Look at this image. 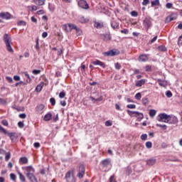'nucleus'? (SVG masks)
<instances>
[{"mask_svg": "<svg viewBox=\"0 0 182 182\" xmlns=\"http://www.w3.org/2000/svg\"><path fill=\"white\" fill-rule=\"evenodd\" d=\"M10 178L11 180H13V181H15L16 180V176L14 173H11Z\"/></svg>", "mask_w": 182, "mask_h": 182, "instance_id": "3c124183", "label": "nucleus"}, {"mask_svg": "<svg viewBox=\"0 0 182 182\" xmlns=\"http://www.w3.org/2000/svg\"><path fill=\"white\" fill-rule=\"evenodd\" d=\"M0 133H4V134H8V132H6V129L3 128L1 125H0Z\"/></svg>", "mask_w": 182, "mask_h": 182, "instance_id": "ea45409f", "label": "nucleus"}, {"mask_svg": "<svg viewBox=\"0 0 182 182\" xmlns=\"http://www.w3.org/2000/svg\"><path fill=\"white\" fill-rule=\"evenodd\" d=\"M11 14H9V12L0 13V18H1L2 19H11Z\"/></svg>", "mask_w": 182, "mask_h": 182, "instance_id": "f8f14e48", "label": "nucleus"}, {"mask_svg": "<svg viewBox=\"0 0 182 182\" xmlns=\"http://www.w3.org/2000/svg\"><path fill=\"white\" fill-rule=\"evenodd\" d=\"M65 178L66 182H76L75 171L73 170L68 171L65 174Z\"/></svg>", "mask_w": 182, "mask_h": 182, "instance_id": "7ed1b4c3", "label": "nucleus"}, {"mask_svg": "<svg viewBox=\"0 0 182 182\" xmlns=\"http://www.w3.org/2000/svg\"><path fill=\"white\" fill-rule=\"evenodd\" d=\"M160 4V0H154L151 1V6H156V5Z\"/></svg>", "mask_w": 182, "mask_h": 182, "instance_id": "f704fd0d", "label": "nucleus"}, {"mask_svg": "<svg viewBox=\"0 0 182 182\" xmlns=\"http://www.w3.org/2000/svg\"><path fill=\"white\" fill-rule=\"evenodd\" d=\"M8 102L4 98H0V105H6Z\"/></svg>", "mask_w": 182, "mask_h": 182, "instance_id": "a18cd8bd", "label": "nucleus"}, {"mask_svg": "<svg viewBox=\"0 0 182 182\" xmlns=\"http://www.w3.org/2000/svg\"><path fill=\"white\" fill-rule=\"evenodd\" d=\"M145 146L146 149H151V147H153V144L151 143V141H147L146 142Z\"/></svg>", "mask_w": 182, "mask_h": 182, "instance_id": "e433bc0d", "label": "nucleus"}, {"mask_svg": "<svg viewBox=\"0 0 182 182\" xmlns=\"http://www.w3.org/2000/svg\"><path fill=\"white\" fill-rule=\"evenodd\" d=\"M128 109H136V105L129 104L127 105Z\"/></svg>", "mask_w": 182, "mask_h": 182, "instance_id": "8fccbe9b", "label": "nucleus"}, {"mask_svg": "<svg viewBox=\"0 0 182 182\" xmlns=\"http://www.w3.org/2000/svg\"><path fill=\"white\" fill-rule=\"evenodd\" d=\"M8 134H9L11 140H12V141H14V140H16V139L17 137L16 133L11 132V133H9Z\"/></svg>", "mask_w": 182, "mask_h": 182, "instance_id": "393cba45", "label": "nucleus"}, {"mask_svg": "<svg viewBox=\"0 0 182 182\" xmlns=\"http://www.w3.org/2000/svg\"><path fill=\"white\" fill-rule=\"evenodd\" d=\"M178 46H182V36H179V38H178Z\"/></svg>", "mask_w": 182, "mask_h": 182, "instance_id": "6e6d98bb", "label": "nucleus"}, {"mask_svg": "<svg viewBox=\"0 0 182 182\" xmlns=\"http://www.w3.org/2000/svg\"><path fill=\"white\" fill-rule=\"evenodd\" d=\"M75 31H76L77 35H82V30H80V28H79V27H76Z\"/></svg>", "mask_w": 182, "mask_h": 182, "instance_id": "bf43d9fd", "label": "nucleus"}, {"mask_svg": "<svg viewBox=\"0 0 182 182\" xmlns=\"http://www.w3.org/2000/svg\"><path fill=\"white\" fill-rule=\"evenodd\" d=\"M79 21L81 23H86V22H87V19L85 18L83 16L79 17Z\"/></svg>", "mask_w": 182, "mask_h": 182, "instance_id": "7c9ffc66", "label": "nucleus"}, {"mask_svg": "<svg viewBox=\"0 0 182 182\" xmlns=\"http://www.w3.org/2000/svg\"><path fill=\"white\" fill-rule=\"evenodd\" d=\"M44 85H45V82H40V84L36 86V90L37 92H41V90H42V89H43Z\"/></svg>", "mask_w": 182, "mask_h": 182, "instance_id": "a211bd4d", "label": "nucleus"}, {"mask_svg": "<svg viewBox=\"0 0 182 182\" xmlns=\"http://www.w3.org/2000/svg\"><path fill=\"white\" fill-rule=\"evenodd\" d=\"M32 73L33 75H39V73H41V70H33Z\"/></svg>", "mask_w": 182, "mask_h": 182, "instance_id": "e2e57ef3", "label": "nucleus"}, {"mask_svg": "<svg viewBox=\"0 0 182 182\" xmlns=\"http://www.w3.org/2000/svg\"><path fill=\"white\" fill-rule=\"evenodd\" d=\"M156 41H157V36H156L151 41H149V43H154V42H156Z\"/></svg>", "mask_w": 182, "mask_h": 182, "instance_id": "69168bd1", "label": "nucleus"}, {"mask_svg": "<svg viewBox=\"0 0 182 182\" xmlns=\"http://www.w3.org/2000/svg\"><path fill=\"white\" fill-rule=\"evenodd\" d=\"M65 96H66V92H61L59 94V97L60 99H63V97H65Z\"/></svg>", "mask_w": 182, "mask_h": 182, "instance_id": "49530a36", "label": "nucleus"}, {"mask_svg": "<svg viewBox=\"0 0 182 182\" xmlns=\"http://www.w3.org/2000/svg\"><path fill=\"white\" fill-rule=\"evenodd\" d=\"M6 79L9 83H12V82H14V80L11 77H6Z\"/></svg>", "mask_w": 182, "mask_h": 182, "instance_id": "13d9d810", "label": "nucleus"}, {"mask_svg": "<svg viewBox=\"0 0 182 182\" xmlns=\"http://www.w3.org/2000/svg\"><path fill=\"white\" fill-rule=\"evenodd\" d=\"M159 50H161V52H166L167 50V48L164 46H159L158 47Z\"/></svg>", "mask_w": 182, "mask_h": 182, "instance_id": "4c0bfd02", "label": "nucleus"}, {"mask_svg": "<svg viewBox=\"0 0 182 182\" xmlns=\"http://www.w3.org/2000/svg\"><path fill=\"white\" fill-rule=\"evenodd\" d=\"M153 23H151V18H146L144 21V26L146 28V29H149V28H151Z\"/></svg>", "mask_w": 182, "mask_h": 182, "instance_id": "0eeeda50", "label": "nucleus"}, {"mask_svg": "<svg viewBox=\"0 0 182 182\" xmlns=\"http://www.w3.org/2000/svg\"><path fill=\"white\" fill-rule=\"evenodd\" d=\"M1 124H3V126L8 127L9 126L8 121L6 119H3L1 121Z\"/></svg>", "mask_w": 182, "mask_h": 182, "instance_id": "864d4df0", "label": "nucleus"}, {"mask_svg": "<svg viewBox=\"0 0 182 182\" xmlns=\"http://www.w3.org/2000/svg\"><path fill=\"white\" fill-rule=\"evenodd\" d=\"M144 83H146L144 80H140L136 82L135 86H136V87H141L142 85H144Z\"/></svg>", "mask_w": 182, "mask_h": 182, "instance_id": "4be33fe9", "label": "nucleus"}, {"mask_svg": "<svg viewBox=\"0 0 182 182\" xmlns=\"http://www.w3.org/2000/svg\"><path fill=\"white\" fill-rule=\"evenodd\" d=\"M94 26L97 28V29H102V28H103V23L95 22Z\"/></svg>", "mask_w": 182, "mask_h": 182, "instance_id": "b1692460", "label": "nucleus"}, {"mask_svg": "<svg viewBox=\"0 0 182 182\" xmlns=\"http://www.w3.org/2000/svg\"><path fill=\"white\" fill-rule=\"evenodd\" d=\"M92 65H98V66H101V68H103V69H105L106 68V64H105V63L99 60H97L95 61H92Z\"/></svg>", "mask_w": 182, "mask_h": 182, "instance_id": "ddd939ff", "label": "nucleus"}, {"mask_svg": "<svg viewBox=\"0 0 182 182\" xmlns=\"http://www.w3.org/2000/svg\"><path fill=\"white\" fill-rule=\"evenodd\" d=\"M33 4L42 6L45 4V0H33Z\"/></svg>", "mask_w": 182, "mask_h": 182, "instance_id": "f3484780", "label": "nucleus"}, {"mask_svg": "<svg viewBox=\"0 0 182 182\" xmlns=\"http://www.w3.org/2000/svg\"><path fill=\"white\" fill-rule=\"evenodd\" d=\"M18 126L20 129H23L25 127V124H23V122H18Z\"/></svg>", "mask_w": 182, "mask_h": 182, "instance_id": "09e8293b", "label": "nucleus"}, {"mask_svg": "<svg viewBox=\"0 0 182 182\" xmlns=\"http://www.w3.org/2000/svg\"><path fill=\"white\" fill-rule=\"evenodd\" d=\"M127 113L131 117H136V111L127 110Z\"/></svg>", "mask_w": 182, "mask_h": 182, "instance_id": "bb28decb", "label": "nucleus"}, {"mask_svg": "<svg viewBox=\"0 0 182 182\" xmlns=\"http://www.w3.org/2000/svg\"><path fill=\"white\" fill-rule=\"evenodd\" d=\"M22 170L26 171V176L28 174H35V168L32 166H23L22 167Z\"/></svg>", "mask_w": 182, "mask_h": 182, "instance_id": "20e7f679", "label": "nucleus"}, {"mask_svg": "<svg viewBox=\"0 0 182 182\" xmlns=\"http://www.w3.org/2000/svg\"><path fill=\"white\" fill-rule=\"evenodd\" d=\"M24 76H25L26 79H28L26 80L27 83H30L31 82V77L29 76V74L28 73H24Z\"/></svg>", "mask_w": 182, "mask_h": 182, "instance_id": "c9c22d12", "label": "nucleus"}, {"mask_svg": "<svg viewBox=\"0 0 182 182\" xmlns=\"http://www.w3.org/2000/svg\"><path fill=\"white\" fill-rule=\"evenodd\" d=\"M26 25V22L24 21H20L18 22V26H25Z\"/></svg>", "mask_w": 182, "mask_h": 182, "instance_id": "79ce46f5", "label": "nucleus"}, {"mask_svg": "<svg viewBox=\"0 0 182 182\" xmlns=\"http://www.w3.org/2000/svg\"><path fill=\"white\" fill-rule=\"evenodd\" d=\"M149 4H150L149 0H143L142 5L144 6H146L149 5Z\"/></svg>", "mask_w": 182, "mask_h": 182, "instance_id": "5fc2aeb1", "label": "nucleus"}, {"mask_svg": "<svg viewBox=\"0 0 182 182\" xmlns=\"http://www.w3.org/2000/svg\"><path fill=\"white\" fill-rule=\"evenodd\" d=\"M135 99H136V100H140V99H141V93L138 92L135 95Z\"/></svg>", "mask_w": 182, "mask_h": 182, "instance_id": "c03bdc74", "label": "nucleus"}, {"mask_svg": "<svg viewBox=\"0 0 182 182\" xmlns=\"http://www.w3.org/2000/svg\"><path fill=\"white\" fill-rule=\"evenodd\" d=\"M3 41L4 43L6 44V48L10 53H14V49L12 48V46H11L12 44V39L11 38V36L5 33L4 36Z\"/></svg>", "mask_w": 182, "mask_h": 182, "instance_id": "f03ea898", "label": "nucleus"}, {"mask_svg": "<svg viewBox=\"0 0 182 182\" xmlns=\"http://www.w3.org/2000/svg\"><path fill=\"white\" fill-rule=\"evenodd\" d=\"M156 159H151L146 161L147 166H154L156 164Z\"/></svg>", "mask_w": 182, "mask_h": 182, "instance_id": "6ab92c4d", "label": "nucleus"}, {"mask_svg": "<svg viewBox=\"0 0 182 182\" xmlns=\"http://www.w3.org/2000/svg\"><path fill=\"white\" fill-rule=\"evenodd\" d=\"M159 86H162V87H166L167 86V82L161 80V79L158 80Z\"/></svg>", "mask_w": 182, "mask_h": 182, "instance_id": "a878e982", "label": "nucleus"}, {"mask_svg": "<svg viewBox=\"0 0 182 182\" xmlns=\"http://www.w3.org/2000/svg\"><path fill=\"white\" fill-rule=\"evenodd\" d=\"M149 54H141L139 56L138 60L139 62H147L149 60Z\"/></svg>", "mask_w": 182, "mask_h": 182, "instance_id": "1a4fd4ad", "label": "nucleus"}, {"mask_svg": "<svg viewBox=\"0 0 182 182\" xmlns=\"http://www.w3.org/2000/svg\"><path fill=\"white\" fill-rule=\"evenodd\" d=\"M18 175L19 176V179L21 180V181H22V182L26 181L25 176L22 174V173L18 171Z\"/></svg>", "mask_w": 182, "mask_h": 182, "instance_id": "c85d7f7f", "label": "nucleus"}, {"mask_svg": "<svg viewBox=\"0 0 182 182\" xmlns=\"http://www.w3.org/2000/svg\"><path fill=\"white\" fill-rule=\"evenodd\" d=\"M119 52L117 50H111L107 52L103 53L104 56H117Z\"/></svg>", "mask_w": 182, "mask_h": 182, "instance_id": "423d86ee", "label": "nucleus"}, {"mask_svg": "<svg viewBox=\"0 0 182 182\" xmlns=\"http://www.w3.org/2000/svg\"><path fill=\"white\" fill-rule=\"evenodd\" d=\"M111 26L113 29H117L119 28V23L116 22L115 21H111Z\"/></svg>", "mask_w": 182, "mask_h": 182, "instance_id": "5701e85b", "label": "nucleus"}, {"mask_svg": "<svg viewBox=\"0 0 182 182\" xmlns=\"http://www.w3.org/2000/svg\"><path fill=\"white\" fill-rule=\"evenodd\" d=\"M26 176L31 182H38V179H36L35 173H28V175Z\"/></svg>", "mask_w": 182, "mask_h": 182, "instance_id": "9b49d317", "label": "nucleus"}, {"mask_svg": "<svg viewBox=\"0 0 182 182\" xmlns=\"http://www.w3.org/2000/svg\"><path fill=\"white\" fill-rule=\"evenodd\" d=\"M28 163V158L26 157H21L19 159V164L22 165V164H27Z\"/></svg>", "mask_w": 182, "mask_h": 182, "instance_id": "aec40b11", "label": "nucleus"}, {"mask_svg": "<svg viewBox=\"0 0 182 182\" xmlns=\"http://www.w3.org/2000/svg\"><path fill=\"white\" fill-rule=\"evenodd\" d=\"M172 6H173V4H171V3H167V4H166V8H167V9H171Z\"/></svg>", "mask_w": 182, "mask_h": 182, "instance_id": "680f3d73", "label": "nucleus"}, {"mask_svg": "<svg viewBox=\"0 0 182 182\" xmlns=\"http://www.w3.org/2000/svg\"><path fill=\"white\" fill-rule=\"evenodd\" d=\"M9 159H11V153L7 152V153H6L5 160L6 161H9Z\"/></svg>", "mask_w": 182, "mask_h": 182, "instance_id": "37998d69", "label": "nucleus"}, {"mask_svg": "<svg viewBox=\"0 0 182 182\" xmlns=\"http://www.w3.org/2000/svg\"><path fill=\"white\" fill-rule=\"evenodd\" d=\"M109 182H117V181L114 180V176H110V178H109Z\"/></svg>", "mask_w": 182, "mask_h": 182, "instance_id": "774afa93", "label": "nucleus"}, {"mask_svg": "<svg viewBox=\"0 0 182 182\" xmlns=\"http://www.w3.org/2000/svg\"><path fill=\"white\" fill-rule=\"evenodd\" d=\"M78 5L80 8H82V9H89V4H87V1L85 0H80Z\"/></svg>", "mask_w": 182, "mask_h": 182, "instance_id": "6e6552de", "label": "nucleus"}, {"mask_svg": "<svg viewBox=\"0 0 182 182\" xmlns=\"http://www.w3.org/2000/svg\"><path fill=\"white\" fill-rule=\"evenodd\" d=\"M135 117L139 120V122L143 120V118L144 117V115L141 112H136V114H135Z\"/></svg>", "mask_w": 182, "mask_h": 182, "instance_id": "2eb2a0df", "label": "nucleus"}, {"mask_svg": "<svg viewBox=\"0 0 182 182\" xmlns=\"http://www.w3.org/2000/svg\"><path fill=\"white\" fill-rule=\"evenodd\" d=\"M156 127H161L163 130H167V125L166 124H156Z\"/></svg>", "mask_w": 182, "mask_h": 182, "instance_id": "2f4dec72", "label": "nucleus"}, {"mask_svg": "<svg viewBox=\"0 0 182 182\" xmlns=\"http://www.w3.org/2000/svg\"><path fill=\"white\" fill-rule=\"evenodd\" d=\"M157 112L156 111V109H151L149 111V116L151 117H154V116H156Z\"/></svg>", "mask_w": 182, "mask_h": 182, "instance_id": "c756f323", "label": "nucleus"}, {"mask_svg": "<svg viewBox=\"0 0 182 182\" xmlns=\"http://www.w3.org/2000/svg\"><path fill=\"white\" fill-rule=\"evenodd\" d=\"M35 48L36 50H39L40 47H39V38H36V46Z\"/></svg>", "mask_w": 182, "mask_h": 182, "instance_id": "473e14b6", "label": "nucleus"}, {"mask_svg": "<svg viewBox=\"0 0 182 182\" xmlns=\"http://www.w3.org/2000/svg\"><path fill=\"white\" fill-rule=\"evenodd\" d=\"M166 96L168 97V98L172 97H173V93L171 92V91H166Z\"/></svg>", "mask_w": 182, "mask_h": 182, "instance_id": "603ef678", "label": "nucleus"}, {"mask_svg": "<svg viewBox=\"0 0 182 182\" xmlns=\"http://www.w3.org/2000/svg\"><path fill=\"white\" fill-rule=\"evenodd\" d=\"M14 80H16V82H18V81L21 80V77H19L18 75H14Z\"/></svg>", "mask_w": 182, "mask_h": 182, "instance_id": "338daca9", "label": "nucleus"}, {"mask_svg": "<svg viewBox=\"0 0 182 182\" xmlns=\"http://www.w3.org/2000/svg\"><path fill=\"white\" fill-rule=\"evenodd\" d=\"M142 105H144V106H147V105H149V99H147V97H144L142 99Z\"/></svg>", "mask_w": 182, "mask_h": 182, "instance_id": "72a5a7b5", "label": "nucleus"}, {"mask_svg": "<svg viewBox=\"0 0 182 182\" xmlns=\"http://www.w3.org/2000/svg\"><path fill=\"white\" fill-rule=\"evenodd\" d=\"M68 26L70 28V31H72V29H76V28L77 26H76V25L75 24H72V23H68V24H65L63 26V27L65 28V29H66L68 28Z\"/></svg>", "mask_w": 182, "mask_h": 182, "instance_id": "dca6fc26", "label": "nucleus"}, {"mask_svg": "<svg viewBox=\"0 0 182 182\" xmlns=\"http://www.w3.org/2000/svg\"><path fill=\"white\" fill-rule=\"evenodd\" d=\"M50 103L52 106H55V105H56V100H55V98H50Z\"/></svg>", "mask_w": 182, "mask_h": 182, "instance_id": "de8ad7c7", "label": "nucleus"}, {"mask_svg": "<svg viewBox=\"0 0 182 182\" xmlns=\"http://www.w3.org/2000/svg\"><path fill=\"white\" fill-rule=\"evenodd\" d=\"M142 140H147V134H144L141 136Z\"/></svg>", "mask_w": 182, "mask_h": 182, "instance_id": "0e129e2a", "label": "nucleus"}, {"mask_svg": "<svg viewBox=\"0 0 182 182\" xmlns=\"http://www.w3.org/2000/svg\"><path fill=\"white\" fill-rule=\"evenodd\" d=\"M52 113L48 112L44 116L43 120L45 122H50V120H52Z\"/></svg>", "mask_w": 182, "mask_h": 182, "instance_id": "4468645a", "label": "nucleus"}, {"mask_svg": "<svg viewBox=\"0 0 182 182\" xmlns=\"http://www.w3.org/2000/svg\"><path fill=\"white\" fill-rule=\"evenodd\" d=\"M85 165H80L79 167L78 173L77 174V177H78V178H83V176H85Z\"/></svg>", "mask_w": 182, "mask_h": 182, "instance_id": "39448f33", "label": "nucleus"}, {"mask_svg": "<svg viewBox=\"0 0 182 182\" xmlns=\"http://www.w3.org/2000/svg\"><path fill=\"white\" fill-rule=\"evenodd\" d=\"M112 122H110V121H106L105 122V126L107 127H110V126H112Z\"/></svg>", "mask_w": 182, "mask_h": 182, "instance_id": "4d7b16f0", "label": "nucleus"}, {"mask_svg": "<svg viewBox=\"0 0 182 182\" xmlns=\"http://www.w3.org/2000/svg\"><path fill=\"white\" fill-rule=\"evenodd\" d=\"M156 120L162 123H168L169 124H177L178 123V118L174 115H168L166 113L159 114Z\"/></svg>", "mask_w": 182, "mask_h": 182, "instance_id": "f257e3e1", "label": "nucleus"}, {"mask_svg": "<svg viewBox=\"0 0 182 182\" xmlns=\"http://www.w3.org/2000/svg\"><path fill=\"white\" fill-rule=\"evenodd\" d=\"M112 36L109 34H106L104 36V41H111Z\"/></svg>", "mask_w": 182, "mask_h": 182, "instance_id": "58836bf2", "label": "nucleus"}, {"mask_svg": "<svg viewBox=\"0 0 182 182\" xmlns=\"http://www.w3.org/2000/svg\"><path fill=\"white\" fill-rule=\"evenodd\" d=\"M18 117H20V119H26V114H25V113L20 114L18 115Z\"/></svg>", "mask_w": 182, "mask_h": 182, "instance_id": "052dcab7", "label": "nucleus"}, {"mask_svg": "<svg viewBox=\"0 0 182 182\" xmlns=\"http://www.w3.org/2000/svg\"><path fill=\"white\" fill-rule=\"evenodd\" d=\"M115 66V69H117V70H120L122 69V65H120V63H116L114 64Z\"/></svg>", "mask_w": 182, "mask_h": 182, "instance_id": "a19ab883", "label": "nucleus"}, {"mask_svg": "<svg viewBox=\"0 0 182 182\" xmlns=\"http://www.w3.org/2000/svg\"><path fill=\"white\" fill-rule=\"evenodd\" d=\"M102 165L104 167H107L108 166H110V161L109 159H105L102 161Z\"/></svg>", "mask_w": 182, "mask_h": 182, "instance_id": "cd10ccee", "label": "nucleus"}, {"mask_svg": "<svg viewBox=\"0 0 182 182\" xmlns=\"http://www.w3.org/2000/svg\"><path fill=\"white\" fill-rule=\"evenodd\" d=\"M177 19V16L171 15L166 18V22H171V21H176Z\"/></svg>", "mask_w": 182, "mask_h": 182, "instance_id": "412c9836", "label": "nucleus"}, {"mask_svg": "<svg viewBox=\"0 0 182 182\" xmlns=\"http://www.w3.org/2000/svg\"><path fill=\"white\" fill-rule=\"evenodd\" d=\"M44 110H45V105L43 104H40L37 105L36 107V112H37V113H40V114H42Z\"/></svg>", "mask_w": 182, "mask_h": 182, "instance_id": "9d476101", "label": "nucleus"}]
</instances>
